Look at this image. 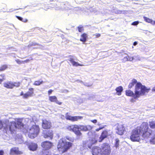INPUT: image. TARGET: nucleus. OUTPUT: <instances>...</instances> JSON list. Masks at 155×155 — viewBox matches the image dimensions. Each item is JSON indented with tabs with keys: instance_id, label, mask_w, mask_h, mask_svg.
I'll list each match as a JSON object with an SVG mask.
<instances>
[{
	"instance_id": "obj_1",
	"label": "nucleus",
	"mask_w": 155,
	"mask_h": 155,
	"mask_svg": "<svg viewBox=\"0 0 155 155\" xmlns=\"http://www.w3.org/2000/svg\"><path fill=\"white\" fill-rule=\"evenodd\" d=\"M151 131L147 127H137L133 130L130 136V139L134 142H139L140 139V135L142 134V137L144 139L150 138L151 144L155 143V137L151 133Z\"/></svg>"
},
{
	"instance_id": "obj_2",
	"label": "nucleus",
	"mask_w": 155,
	"mask_h": 155,
	"mask_svg": "<svg viewBox=\"0 0 155 155\" xmlns=\"http://www.w3.org/2000/svg\"><path fill=\"white\" fill-rule=\"evenodd\" d=\"M143 90L142 86L140 84L138 83L135 88L134 93L130 90H126L125 91V94L127 96L132 97L134 99H136L140 96L147 94V93L143 92Z\"/></svg>"
},
{
	"instance_id": "obj_3",
	"label": "nucleus",
	"mask_w": 155,
	"mask_h": 155,
	"mask_svg": "<svg viewBox=\"0 0 155 155\" xmlns=\"http://www.w3.org/2000/svg\"><path fill=\"white\" fill-rule=\"evenodd\" d=\"M91 127H68V129L74 132L76 134L79 135L81 134L80 130L87 131L91 129Z\"/></svg>"
},
{
	"instance_id": "obj_4",
	"label": "nucleus",
	"mask_w": 155,
	"mask_h": 155,
	"mask_svg": "<svg viewBox=\"0 0 155 155\" xmlns=\"http://www.w3.org/2000/svg\"><path fill=\"white\" fill-rule=\"evenodd\" d=\"M29 129L28 130H26L23 132L25 133L28 132V137L31 139H33L36 137L39 131V127H30Z\"/></svg>"
},
{
	"instance_id": "obj_5",
	"label": "nucleus",
	"mask_w": 155,
	"mask_h": 155,
	"mask_svg": "<svg viewBox=\"0 0 155 155\" xmlns=\"http://www.w3.org/2000/svg\"><path fill=\"white\" fill-rule=\"evenodd\" d=\"M140 84L141 86H142V88L143 89V92L148 93V92L150 91V88H147L145 85H143L140 82H137V80L135 79H133L130 82L128 85V87L129 89H131L134 87L135 85V87H136L137 85L138 84Z\"/></svg>"
},
{
	"instance_id": "obj_6",
	"label": "nucleus",
	"mask_w": 155,
	"mask_h": 155,
	"mask_svg": "<svg viewBox=\"0 0 155 155\" xmlns=\"http://www.w3.org/2000/svg\"><path fill=\"white\" fill-rule=\"evenodd\" d=\"M43 136L45 138L52 139L53 133L52 130L48 127H43Z\"/></svg>"
},
{
	"instance_id": "obj_7",
	"label": "nucleus",
	"mask_w": 155,
	"mask_h": 155,
	"mask_svg": "<svg viewBox=\"0 0 155 155\" xmlns=\"http://www.w3.org/2000/svg\"><path fill=\"white\" fill-rule=\"evenodd\" d=\"M93 137H94V138L90 139L89 140L84 141L83 142V145L84 147H87L91 148L92 145L97 142V135H93Z\"/></svg>"
},
{
	"instance_id": "obj_8",
	"label": "nucleus",
	"mask_w": 155,
	"mask_h": 155,
	"mask_svg": "<svg viewBox=\"0 0 155 155\" xmlns=\"http://www.w3.org/2000/svg\"><path fill=\"white\" fill-rule=\"evenodd\" d=\"M21 83L19 81L13 82L8 81L3 84L4 87L8 89H12L14 87H18L20 86Z\"/></svg>"
},
{
	"instance_id": "obj_9",
	"label": "nucleus",
	"mask_w": 155,
	"mask_h": 155,
	"mask_svg": "<svg viewBox=\"0 0 155 155\" xmlns=\"http://www.w3.org/2000/svg\"><path fill=\"white\" fill-rule=\"evenodd\" d=\"M72 145V143L69 142H64L62 140H60L58 145V149L60 148L64 150V151L67 150Z\"/></svg>"
},
{
	"instance_id": "obj_10",
	"label": "nucleus",
	"mask_w": 155,
	"mask_h": 155,
	"mask_svg": "<svg viewBox=\"0 0 155 155\" xmlns=\"http://www.w3.org/2000/svg\"><path fill=\"white\" fill-rule=\"evenodd\" d=\"M101 155H109L110 152V146L106 143H104L101 146Z\"/></svg>"
},
{
	"instance_id": "obj_11",
	"label": "nucleus",
	"mask_w": 155,
	"mask_h": 155,
	"mask_svg": "<svg viewBox=\"0 0 155 155\" xmlns=\"http://www.w3.org/2000/svg\"><path fill=\"white\" fill-rule=\"evenodd\" d=\"M65 118L67 120H71L72 122L77 121L78 120L81 119L83 117L80 116H71L68 113L65 114Z\"/></svg>"
},
{
	"instance_id": "obj_12",
	"label": "nucleus",
	"mask_w": 155,
	"mask_h": 155,
	"mask_svg": "<svg viewBox=\"0 0 155 155\" xmlns=\"http://www.w3.org/2000/svg\"><path fill=\"white\" fill-rule=\"evenodd\" d=\"M23 153V152L19 151L18 147H13L11 149L10 154L11 155H20Z\"/></svg>"
},
{
	"instance_id": "obj_13",
	"label": "nucleus",
	"mask_w": 155,
	"mask_h": 155,
	"mask_svg": "<svg viewBox=\"0 0 155 155\" xmlns=\"http://www.w3.org/2000/svg\"><path fill=\"white\" fill-rule=\"evenodd\" d=\"M52 146V143L48 141H45L41 143V146L45 150H48Z\"/></svg>"
},
{
	"instance_id": "obj_14",
	"label": "nucleus",
	"mask_w": 155,
	"mask_h": 155,
	"mask_svg": "<svg viewBox=\"0 0 155 155\" xmlns=\"http://www.w3.org/2000/svg\"><path fill=\"white\" fill-rule=\"evenodd\" d=\"M25 96L26 97V99L30 97L33 96L34 94V89L33 88L31 87L28 89V91L25 93Z\"/></svg>"
},
{
	"instance_id": "obj_15",
	"label": "nucleus",
	"mask_w": 155,
	"mask_h": 155,
	"mask_svg": "<svg viewBox=\"0 0 155 155\" xmlns=\"http://www.w3.org/2000/svg\"><path fill=\"white\" fill-rule=\"evenodd\" d=\"M49 100L51 102H55L59 105H61L62 104V102L58 101L57 97L55 96H49Z\"/></svg>"
},
{
	"instance_id": "obj_16",
	"label": "nucleus",
	"mask_w": 155,
	"mask_h": 155,
	"mask_svg": "<svg viewBox=\"0 0 155 155\" xmlns=\"http://www.w3.org/2000/svg\"><path fill=\"white\" fill-rule=\"evenodd\" d=\"M29 150L31 151H35L38 148V145L36 143H30L28 145Z\"/></svg>"
},
{
	"instance_id": "obj_17",
	"label": "nucleus",
	"mask_w": 155,
	"mask_h": 155,
	"mask_svg": "<svg viewBox=\"0 0 155 155\" xmlns=\"http://www.w3.org/2000/svg\"><path fill=\"white\" fill-rule=\"evenodd\" d=\"M93 155H101V149L98 147H95L92 149Z\"/></svg>"
},
{
	"instance_id": "obj_18",
	"label": "nucleus",
	"mask_w": 155,
	"mask_h": 155,
	"mask_svg": "<svg viewBox=\"0 0 155 155\" xmlns=\"http://www.w3.org/2000/svg\"><path fill=\"white\" fill-rule=\"evenodd\" d=\"M126 128L124 127H118L117 133L120 135H122L126 131Z\"/></svg>"
},
{
	"instance_id": "obj_19",
	"label": "nucleus",
	"mask_w": 155,
	"mask_h": 155,
	"mask_svg": "<svg viewBox=\"0 0 155 155\" xmlns=\"http://www.w3.org/2000/svg\"><path fill=\"white\" fill-rule=\"evenodd\" d=\"M107 135V131H104L102 132V134L100 137L99 142H101L105 138H106Z\"/></svg>"
},
{
	"instance_id": "obj_20",
	"label": "nucleus",
	"mask_w": 155,
	"mask_h": 155,
	"mask_svg": "<svg viewBox=\"0 0 155 155\" xmlns=\"http://www.w3.org/2000/svg\"><path fill=\"white\" fill-rule=\"evenodd\" d=\"M69 60L73 66H83L82 64H80L78 62L75 61L74 58H70Z\"/></svg>"
},
{
	"instance_id": "obj_21",
	"label": "nucleus",
	"mask_w": 155,
	"mask_h": 155,
	"mask_svg": "<svg viewBox=\"0 0 155 155\" xmlns=\"http://www.w3.org/2000/svg\"><path fill=\"white\" fill-rule=\"evenodd\" d=\"M69 60L73 66H83L82 64H80L78 62L75 61L74 58H70Z\"/></svg>"
},
{
	"instance_id": "obj_22",
	"label": "nucleus",
	"mask_w": 155,
	"mask_h": 155,
	"mask_svg": "<svg viewBox=\"0 0 155 155\" xmlns=\"http://www.w3.org/2000/svg\"><path fill=\"white\" fill-rule=\"evenodd\" d=\"M87 37V34L85 33H83L81 35L80 40L81 41L85 42L86 41Z\"/></svg>"
},
{
	"instance_id": "obj_23",
	"label": "nucleus",
	"mask_w": 155,
	"mask_h": 155,
	"mask_svg": "<svg viewBox=\"0 0 155 155\" xmlns=\"http://www.w3.org/2000/svg\"><path fill=\"white\" fill-rule=\"evenodd\" d=\"M115 90L116 91V93L119 96L120 95L121 93L123 91V87L121 86H119L116 88Z\"/></svg>"
},
{
	"instance_id": "obj_24",
	"label": "nucleus",
	"mask_w": 155,
	"mask_h": 155,
	"mask_svg": "<svg viewBox=\"0 0 155 155\" xmlns=\"http://www.w3.org/2000/svg\"><path fill=\"white\" fill-rule=\"evenodd\" d=\"M17 127H9V129L12 134H15L17 130Z\"/></svg>"
},
{
	"instance_id": "obj_25",
	"label": "nucleus",
	"mask_w": 155,
	"mask_h": 155,
	"mask_svg": "<svg viewBox=\"0 0 155 155\" xmlns=\"http://www.w3.org/2000/svg\"><path fill=\"white\" fill-rule=\"evenodd\" d=\"M8 68V65L6 64H2L0 67V72L4 71Z\"/></svg>"
},
{
	"instance_id": "obj_26",
	"label": "nucleus",
	"mask_w": 155,
	"mask_h": 155,
	"mask_svg": "<svg viewBox=\"0 0 155 155\" xmlns=\"http://www.w3.org/2000/svg\"><path fill=\"white\" fill-rule=\"evenodd\" d=\"M51 125L50 122L46 120H44L42 121V126H49Z\"/></svg>"
},
{
	"instance_id": "obj_27",
	"label": "nucleus",
	"mask_w": 155,
	"mask_h": 155,
	"mask_svg": "<svg viewBox=\"0 0 155 155\" xmlns=\"http://www.w3.org/2000/svg\"><path fill=\"white\" fill-rule=\"evenodd\" d=\"M22 119L20 118L16 120V123L20 126H24V125L22 123Z\"/></svg>"
},
{
	"instance_id": "obj_28",
	"label": "nucleus",
	"mask_w": 155,
	"mask_h": 155,
	"mask_svg": "<svg viewBox=\"0 0 155 155\" xmlns=\"http://www.w3.org/2000/svg\"><path fill=\"white\" fill-rule=\"evenodd\" d=\"M143 18L144 19V20L146 22L150 23L151 24L152 22V20L151 19H150L148 17H147L145 16H143Z\"/></svg>"
},
{
	"instance_id": "obj_29",
	"label": "nucleus",
	"mask_w": 155,
	"mask_h": 155,
	"mask_svg": "<svg viewBox=\"0 0 155 155\" xmlns=\"http://www.w3.org/2000/svg\"><path fill=\"white\" fill-rule=\"evenodd\" d=\"M43 81H40V80L35 81L33 84L35 86H38L42 84Z\"/></svg>"
},
{
	"instance_id": "obj_30",
	"label": "nucleus",
	"mask_w": 155,
	"mask_h": 155,
	"mask_svg": "<svg viewBox=\"0 0 155 155\" xmlns=\"http://www.w3.org/2000/svg\"><path fill=\"white\" fill-rule=\"evenodd\" d=\"M0 76L2 77V78L0 79V84H1L2 82L5 79V74H0Z\"/></svg>"
},
{
	"instance_id": "obj_31",
	"label": "nucleus",
	"mask_w": 155,
	"mask_h": 155,
	"mask_svg": "<svg viewBox=\"0 0 155 155\" xmlns=\"http://www.w3.org/2000/svg\"><path fill=\"white\" fill-rule=\"evenodd\" d=\"M15 17L18 20H20L23 22H26L28 21V20L27 19H23L22 17L19 16H16Z\"/></svg>"
},
{
	"instance_id": "obj_32",
	"label": "nucleus",
	"mask_w": 155,
	"mask_h": 155,
	"mask_svg": "<svg viewBox=\"0 0 155 155\" xmlns=\"http://www.w3.org/2000/svg\"><path fill=\"white\" fill-rule=\"evenodd\" d=\"M77 28L78 29V31L80 32H82L84 30L83 27V26H81V25L78 26Z\"/></svg>"
},
{
	"instance_id": "obj_33",
	"label": "nucleus",
	"mask_w": 155,
	"mask_h": 155,
	"mask_svg": "<svg viewBox=\"0 0 155 155\" xmlns=\"http://www.w3.org/2000/svg\"><path fill=\"white\" fill-rule=\"evenodd\" d=\"M147 127L149 129H150L151 131V133L153 134V135H154V137H155V134H154L153 132L154 130H153L154 128H155V127H150V128H149L148 127Z\"/></svg>"
},
{
	"instance_id": "obj_34",
	"label": "nucleus",
	"mask_w": 155,
	"mask_h": 155,
	"mask_svg": "<svg viewBox=\"0 0 155 155\" xmlns=\"http://www.w3.org/2000/svg\"><path fill=\"white\" fill-rule=\"evenodd\" d=\"M116 143H115V147L116 148L118 147L119 145V140L118 139H116L115 140Z\"/></svg>"
},
{
	"instance_id": "obj_35",
	"label": "nucleus",
	"mask_w": 155,
	"mask_h": 155,
	"mask_svg": "<svg viewBox=\"0 0 155 155\" xmlns=\"http://www.w3.org/2000/svg\"><path fill=\"white\" fill-rule=\"evenodd\" d=\"M150 126H155V121H152L149 122Z\"/></svg>"
},
{
	"instance_id": "obj_36",
	"label": "nucleus",
	"mask_w": 155,
	"mask_h": 155,
	"mask_svg": "<svg viewBox=\"0 0 155 155\" xmlns=\"http://www.w3.org/2000/svg\"><path fill=\"white\" fill-rule=\"evenodd\" d=\"M15 61L18 64H23V61H21L19 59H17L15 60Z\"/></svg>"
},
{
	"instance_id": "obj_37",
	"label": "nucleus",
	"mask_w": 155,
	"mask_h": 155,
	"mask_svg": "<svg viewBox=\"0 0 155 155\" xmlns=\"http://www.w3.org/2000/svg\"><path fill=\"white\" fill-rule=\"evenodd\" d=\"M33 60V59L32 58H31L30 60H29V59H27L26 60H25L24 61H23V64H24L25 63H27L28 62L30 61V60Z\"/></svg>"
},
{
	"instance_id": "obj_38",
	"label": "nucleus",
	"mask_w": 155,
	"mask_h": 155,
	"mask_svg": "<svg viewBox=\"0 0 155 155\" xmlns=\"http://www.w3.org/2000/svg\"><path fill=\"white\" fill-rule=\"evenodd\" d=\"M139 23L138 21H135L133 22L131 24L132 25H137Z\"/></svg>"
},
{
	"instance_id": "obj_39",
	"label": "nucleus",
	"mask_w": 155,
	"mask_h": 155,
	"mask_svg": "<svg viewBox=\"0 0 155 155\" xmlns=\"http://www.w3.org/2000/svg\"><path fill=\"white\" fill-rule=\"evenodd\" d=\"M20 96H22V97L24 99H26V97L25 96V94H24L23 91H22L21 92L20 94Z\"/></svg>"
},
{
	"instance_id": "obj_40",
	"label": "nucleus",
	"mask_w": 155,
	"mask_h": 155,
	"mask_svg": "<svg viewBox=\"0 0 155 155\" xmlns=\"http://www.w3.org/2000/svg\"><path fill=\"white\" fill-rule=\"evenodd\" d=\"M94 36H95L96 38L99 37L101 36V34L99 33H96L94 34Z\"/></svg>"
},
{
	"instance_id": "obj_41",
	"label": "nucleus",
	"mask_w": 155,
	"mask_h": 155,
	"mask_svg": "<svg viewBox=\"0 0 155 155\" xmlns=\"http://www.w3.org/2000/svg\"><path fill=\"white\" fill-rule=\"evenodd\" d=\"M53 91V90L51 89H50L49 90H48V94L49 95L51 94L52 92Z\"/></svg>"
},
{
	"instance_id": "obj_42",
	"label": "nucleus",
	"mask_w": 155,
	"mask_h": 155,
	"mask_svg": "<svg viewBox=\"0 0 155 155\" xmlns=\"http://www.w3.org/2000/svg\"><path fill=\"white\" fill-rule=\"evenodd\" d=\"M143 126L145 125V126H148V123L144 122L142 123Z\"/></svg>"
},
{
	"instance_id": "obj_43",
	"label": "nucleus",
	"mask_w": 155,
	"mask_h": 155,
	"mask_svg": "<svg viewBox=\"0 0 155 155\" xmlns=\"http://www.w3.org/2000/svg\"><path fill=\"white\" fill-rule=\"evenodd\" d=\"M4 152L3 150H0V155H4Z\"/></svg>"
},
{
	"instance_id": "obj_44",
	"label": "nucleus",
	"mask_w": 155,
	"mask_h": 155,
	"mask_svg": "<svg viewBox=\"0 0 155 155\" xmlns=\"http://www.w3.org/2000/svg\"><path fill=\"white\" fill-rule=\"evenodd\" d=\"M91 122H93L94 123H96L97 122V120H91Z\"/></svg>"
},
{
	"instance_id": "obj_45",
	"label": "nucleus",
	"mask_w": 155,
	"mask_h": 155,
	"mask_svg": "<svg viewBox=\"0 0 155 155\" xmlns=\"http://www.w3.org/2000/svg\"><path fill=\"white\" fill-rule=\"evenodd\" d=\"M135 100H134L133 98H131L130 100V101L131 102L133 103V102H135Z\"/></svg>"
},
{
	"instance_id": "obj_46",
	"label": "nucleus",
	"mask_w": 155,
	"mask_h": 155,
	"mask_svg": "<svg viewBox=\"0 0 155 155\" xmlns=\"http://www.w3.org/2000/svg\"><path fill=\"white\" fill-rule=\"evenodd\" d=\"M137 44V41H134V43H133V45L134 46L136 45Z\"/></svg>"
},
{
	"instance_id": "obj_47",
	"label": "nucleus",
	"mask_w": 155,
	"mask_h": 155,
	"mask_svg": "<svg viewBox=\"0 0 155 155\" xmlns=\"http://www.w3.org/2000/svg\"><path fill=\"white\" fill-rule=\"evenodd\" d=\"M3 125V122L1 120H0V126Z\"/></svg>"
},
{
	"instance_id": "obj_48",
	"label": "nucleus",
	"mask_w": 155,
	"mask_h": 155,
	"mask_svg": "<svg viewBox=\"0 0 155 155\" xmlns=\"http://www.w3.org/2000/svg\"><path fill=\"white\" fill-rule=\"evenodd\" d=\"M103 127H101V128H99V129H96V131H98L100 130H101V129H102Z\"/></svg>"
},
{
	"instance_id": "obj_49",
	"label": "nucleus",
	"mask_w": 155,
	"mask_h": 155,
	"mask_svg": "<svg viewBox=\"0 0 155 155\" xmlns=\"http://www.w3.org/2000/svg\"><path fill=\"white\" fill-rule=\"evenodd\" d=\"M151 24L153 25H155V21H152V23H151Z\"/></svg>"
},
{
	"instance_id": "obj_50",
	"label": "nucleus",
	"mask_w": 155,
	"mask_h": 155,
	"mask_svg": "<svg viewBox=\"0 0 155 155\" xmlns=\"http://www.w3.org/2000/svg\"><path fill=\"white\" fill-rule=\"evenodd\" d=\"M152 91H155V87H153L152 89Z\"/></svg>"
},
{
	"instance_id": "obj_51",
	"label": "nucleus",
	"mask_w": 155,
	"mask_h": 155,
	"mask_svg": "<svg viewBox=\"0 0 155 155\" xmlns=\"http://www.w3.org/2000/svg\"><path fill=\"white\" fill-rule=\"evenodd\" d=\"M91 132H88V134H91Z\"/></svg>"
},
{
	"instance_id": "obj_52",
	"label": "nucleus",
	"mask_w": 155,
	"mask_h": 155,
	"mask_svg": "<svg viewBox=\"0 0 155 155\" xmlns=\"http://www.w3.org/2000/svg\"><path fill=\"white\" fill-rule=\"evenodd\" d=\"M43 155H49V154H44Z\"/></svg>"
},
{
	"instance_id": "obj_53",
	"label": "nucleus",
	"mask_w": 155,
	"mask_h": 155,
	"mask_svg": "<svg viewBox=\"0 0 155 155\" xmlns=\"http://www.w3.org/2000/svg\"><path fill=\"white\" fill-rule=\"evenodd\" d=\"M44 153H47V151H44Z\"/></svg>"
},
{
	"instance_id": "obj_54",
	"label": "nucleus",
	"mask_w": 155,
	"mask_h": 155,
	"mask_svg": "<svg viewBox=\"0 0 155 155\" xmlns=\"http://www.w3.org/2000/svg\"><path fill=\"white\" fill-rule=\"evenodd\" d=\"M67 138L68 140H70V139H69V138H68L67 137Z\"/></svg>"
}]
</instances>
